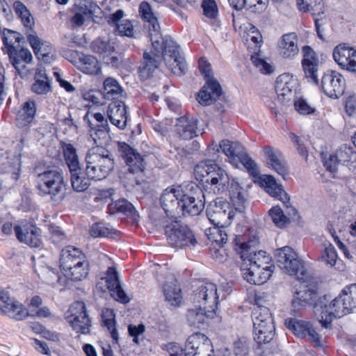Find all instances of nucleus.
<instances>
[{
	"label": "nucleus",
	"mask_w": 356,
	"mask_h": 356,
	"mask_svg": "<svg viewBox=\"0 0 356 356\" xmlns=\"http://www.w3.org/2000/svg\"><path fill=\"white\" fill-rule=\"evenodd\" d=\"M356 308V284L346 287L332 300L327 296L320 297L314 305L316 318L325 329L332 328L335 318H341L353 312Z\"/></svg>",
	"instance_id": "f257e3e1"
},
{
	"label": "nucleus",
	"mask_w": 356,
	"mask_h": 356,
	"mask_svg": "<svg viewBox=\"0 0 356 356\" xmlns=\"http://www.w3.org/2000/svg\"><path fill=\"white\" fill-rule=\"evenodd\" d=\"M149 35L154 50L162 55L167 67L177 76L184 74L187 71V65L179 54V47L174 40L170 36L162 37L160 29L151 32Z\"/></svg>",
	"instance_id": "f03ea898"
},
{
	"label": "nucleus",
	"mask_w": 356,
	"mask_h": 356,
	"mask_svg": "<svg viewBox=\"0 0 356 356\" xmlns=\"http://www.w3.org/2000/svg\"><path fill=\"white\" fill-rule=\"evenodd\" d=\"M85 161V175L95 181L106 178L115 166L113 154L104 147L89 149L86 154Z\"/></svg>",
	"instance_id": "7ed1b4c3"
},
{
	"label": "nucleus",
	"mask_w": 356,
	"mask_h": 356,
	"mask_svg": "<svg viewBox=\"0 0 356 356\" xmlns=\"http://www.w3.org/2000/svg\"><path fill=\"white\" fill-rule=\"evenodd\" d=\"M195 171L200 174L206 191L220 194L226 191L230 186L227 172L211 160L202 165H197Z\"/></svg>",
	"instance_id": "20e7f679"
},
{
	"label": "nucleus",
	"mask_w": 356,
	"mask_h": 356,
	"mask_svg": "<svg viewBox=\"0 0 356 356\" xmlns=\"http://www.w3.org/2000/svg\"><path fill=\"white\" fill-rule=\"evenodd\" d=\"M38 178V190L42 195H49L55 203L61 202L65 197L67 184L62 172L49 170L40 173Z\"/></svg>",
	"instance_id": "39448f33"
},
{
	"label": "nucleus",
	"mask_w": 356,
	"mask_h": 356,
	"mask_svg": "<svg viewBox=\"0 0 356 356\" xmlns=\"http://www.w3.org/2000/svg\"><path fill=\"white\" fill-rule=\"evenodd\" d=\"M119 152L127 167L126 178L129 184L140 185L145 180L144 157L126 143L120 144Z\"/></svg>",
	"instance_id": "423d86ee"
},
{
	"label": "nucleus",
	"mask_w": 356,
	"mask_h": 356,
	"mask_svg": "<svg viewBox=\"0 0 356 356\" xmlns=\"http://www.w3.org/2000/svg\"><path fill=\"white\" fill-rule=\"evenodd\" d=\"M274 257L277 266L284 273L296 276L300 281L307 280L308 273L304 263L291 247L284 246L276 250Z\"/></svg>",
	"instance_id": "0eeeda50"
},
{
	"label": "nucleus",
	"mask_w": 356,
	"mask_h": 356,
	"mask_svg": "<svg viewBox=\"0 0 356 356\" xmlns=\"http://www.w3.org/2000/svg\"><path fill=\"white\" fill-rule=\"evenodd\" d=\"M168 245L175 248L195 247L197 243L193 232L180 221H172L164 226Z\"/></svg>",
	"instance_id": "6e6552de"
},
{
	"label": "nucleus",
	"mask_w": 356,
	"mask_h": 356,
	"mask_svg": "<svg viewBox=\"0 0 356 356\" xmlns=\"http://www.w3.org/2000/svg\"><path fill=\"white\" fill-rule=\"evenodd\" d=\"M218 299L217 286L212 282L201 284L191 296V300L194 307L215 310L218 309Z\"/></svg>",
	"instance_id": "1a4fd4ad"
},
{
	"label": "nucleus",
	"mask_w": 356,
	"mask_h": 356,
	"mask_svg": "<svg viewBox=\"0 0 356 356\" xmlns=\"http://www.w3.org/2000/svg\"><path fill=\"white\" fill-rule=\"evenodd\" d=\"M206 213L208 219L213 225L227 226L234 216L229 203L222 197H217L209 202Z\"/></svg>",
	"instance_id": "9d476101"
},
{
	"label": "nucleus",
	"mask_w": 356,
	"mask_h": 356,
	"mask_svg": "<svg viewBox=\"0 0 356 356\" xmlns=\"http://www.w3.org/2000/svg\"><path fill=\"white\" fill-rule=\"evenodd\" d=\"M261 181L265 186L266 192L275 198L282 202L285 207L286 213L292 220H296L299 218L298 211L290 204V197L284 191L282 184L277 182L276 179L272 175H264Z\"/></svg>",
	"instance_id": "9b49d317"
},
{
	"label": "nucleus",
	"mask_w": 356,
	"mask_h": 356,
	"mask_svg": "<svg viewBox=\"0 0 356 356\" xmlns=\"http://www.w3.org/2000/svg\"><path fill=\"white\" fill-rule=\"evenodd\" d=\"M184 356H215L211 342L201 333H195L186 341Z\"/></svg>",
	"instance_id": "f8f14e48"
},
{
	"label": "nucleus",
	"mask_w": 356,
	"mask_h": 356,
	"mask_svg": "<svg viewBox=\"0 0 356 356\" xmlns=\"http://www.w3.org/2000/svg\"><path fill=\"white\" fill-rule=\"evenodd\" d=\"M285 325L298 337L307 338L314 346L322 347L321 337L309 322L288 318L285 320Z\"/></svg>",
	"instance_id": "ddd939ff"
},
{
	"label": "nucleus",
	"mask_w": 356,
	"mask_h": 356,
	"mask_svg": "<svg viewBox=\"0 0 356 356\" xmlns=\"http://www.w3.org/2000/svg\"><path fill=\"white\" fill-rule=\"evenodd\" d=\"M321 88L327 97L337 99L345 91L346 81L340 73L336 71H328L321 79Z\"/></svg>",
	"instance_id": "4468645a"
},
{
	"label": "nucleus",
	"mask_w": 356,
	"mask_h": 356,
	"mask_svg": "<svg viewBox=\"0 0 356 356\" xmlns=\"http://www.w3.org/2000/svg\"><path fill=\"white\" fill-rule=\"evenodd\" d=\"M0 310L8 316L17 321H22L28 316H33L24 306L9 296L8 292L0 291Z\"/></svg>",
	"instance_id": "2eb2a0df"
},
{
	"label": "nucleus",
	"mask_w": 356,
	"mask_h": 356,
	"mask_svg": "<svg viewBox=\"0 0 356 356\" xmlns=\"http://www.w3.org/2000/svg\"><path fill=\"white\" fill-rule=\"evenodd\" d=\"M272 268L274 266H257V264L248 265V263H243L241 270L243 277L250 284L261 285L266 283L273 273Z\"/></svg>",
	"instance_id": "dca6fc26"
},
{
	"label": "nucleus",
	"mask_w": 356,
	"mask_h": 356,
	"mask_svg": "<svg viewBox=\"0 0 356 356\" xmlns=\"http://www.w3.org/2000/svg\"><path fill=\"white\" fill-rule=\"evenodd\" d=\"M70 311L73 318L70 319L68 322L71 324L73 330L77 333L88 334L91 323L86 313L85 304L83 302H76L70 307Z\"/></svg>",
	"instance_id": "f3484780"
},
{
	"label": "nucleus",
	"mask_w": 356,
	"mask_h": 356,
	"mask_svg": "<svg viewBox=\"0 0 356 356\" xmlns=\"http://www.w3.org/2000/svg\"><path fill=\"white\" fill-rule=\"evenodd\" d=\"M257 243V240L241 243L239 247L241 258L244 263H248V265L255 263L257 266H266L270 261V257L266 255L265 251L254 250V245Z\"/></svg>",
	"instance_id": "a211bd4d"
},
{
	"label": "nucleus",
	"mask_w": 356,
	"mask_h": 356,
	"mask_svg": "<svg viewBox=\"0 0 356 356\" xmlns=\"http://www.w3.org/2000/svg\"><path fill=\"white\" fill-rule=\"evenodd\" d=\"M303 58L302 66L305 76L309 82L316 86L318 85V72L319 67L318 58L316 56L315 52L309 46H304L302 48Z\"/></svg>",
	"instance_id": "6ab92c4d"
},
{
	"label": "nucleus",
	"mask_w": 356,
	"mask_h": 356,
	"mask_svg": "<svg viewBox=\"0 0 356 356\" xmlns=\"http://www.w3.org/2000/svg\"><path fill=\"white\" fill-rule=\"evenodd\" d=\"M333 58L342 69L356 73V50L341 44L333 50Z\"/></svg>",
	"instance_id": "aec40b11"
},
{
	"label": "nucleus",
	"mask_w": 356,
	"mask_h": 356,
	"mask_svg": "<svg viewBox=\"0 0 356 356\" xmlns=\"http://www.w3.org/2000/svg\"><path fill=\"white\" fill-rule=\"evenodd\" d=\"M296 86V79L289 74L280 75L276 79L275 86L278 100L282 104L289 102L295 94Z\"/></svg>",
	"instance_id": "412c9836"
},
{
	"label": "nucleus",
	"mask_w": 356,
	"mask_h": 356,
	"mask_svg": "<svg viewBox=\"0 0 356 356\" xmlns=\"http://www.w3.org/2000/svg\"><path fill=\"white\" fill-rule=\"evenodd\" d=\"M181 197L179 189L168 188L163 192L160 202L167 216L173 217L180 214Z\"/></svg>",
	"instance_id": "4be33fe9"
},
{
	"label": "nucleus",
	"mask_w": 356,
	"mask_h": 356,
	"mask_svg": "<svg viewBox=\"0 0 356 356\" xmlns=\"http://www.w3.org/2000/svg\"><path fill=\"white\" fill-rule=\"evenodd\" d=\"M102 280H104L106 289L115 300L123 304L129 302L130 299L120 285L119 276L115 268L109 267L106 277L102 278Z\"/></svg>",
	"instance_id": "5701e85b"
},
{
	"label": "nucleus",
	"mask_w": 356,
	"mask_h": 356,
	"mask_svg": "<svg viewBox=\"0 0 356 356\" xmlns=\"http://www.w3.org/2000/svg\"><path fill=\"white\" fill-rule=\"evenodd\" d=\"M297 5L300 10L312 13L314 17L315 27L318 36L323 40V35L321 26H322L321 22L323 19V15L324 14L323 4L322 0H297Z\"/></svg>",
	"instance_id": "b1692460"
},
{
	"label": "nucleus",
	"mask_w": 356,
	"mask_h": 356,
	"mask_svg": "<svg viewBox=\"0 0 356 356\" xmlns=\"http://www.w3.org/2000/svg\"><path fill=\"white\" fill-rule=\"evenodd\" d=\"M162 60V55L158 51H145L139 67L140 76L143 79H148L152 76L154 72L159 68Z\"/></svg>",
	"instance_id": "393cba45"
},
{
	"label": "nucleus",
	"mask_w": 356,
	"mask_h": 356,
	"mask_svg": "<svg viewBox=\"0 0 356 356\" xmlns=\"http://www.w3.org/2000/svg\"><path fill=\"white\" fill-rule=\"evenodd\" d=\"M263 151L267 164L286 179L288 176V168L282 153L270 146L264 147Z\"/></svg>",
	"instance_id": "a878e982"
},
{
	"label": "nucleus",
	"mask_w": 356,
	"mask_h": 356,
	"mask_svg": "<svg viewBox=\"0 0 356 356\" xmlns=\"http://www.w3.org/2000/svg\"><path fill=\"white\" fill-rule=\"evenodd\" d=\"M107 117L111 124L123 130L127 126V106L122 100L111 102L107 108Z\"/></svg>",
	"instance_id": "bb28decb"
},
{
	"label": "nucleus",
	"mask_w": 356,
	"mask_h": 356,
	"mask_svg": "<svg viewBox=\"0 0 356 356\" xmlns=\"http://www.w3.org/2000/svg\"><path fill=\"white\" fill-rule=\"evenodd\" d=\"M222 92V88L218 81L214 78H209L206 81V85L199 92L197 100L200 104L208 106L218 99Z\"/></svg>",
	"instance_id": "cd10ccee"
},
{
	"label": "nucleus",
	"mask_w": 356,
	"mask_h": 356,
	"mask_svg": "<svg viewBox=\"0 0 356 356\" xmlns=\"http://www.w3.org/2000/svg\"><path fill=\"white\" fill-rule=\"evenodd\" d=\"M17 239L30 247L38 248L42 244L40 229L33 225L15 226L14 227Z\"/></svg>",
	"instance_id": "c85d7f7f"
},
{
	"label": "nucleus",
	"mask_w": 356,
	"mask_h": 356,
	"mask_svg": "<svg viewBox=\"0 0 356 356\" xmlns=\"http://www.w3.org/2000/svg\"><path fill=\"white\" fill-rule=\"evenodd\" d=\"M216 316V310L213 309H206L204 307H194L187 312L186 319L191 327L201 328L207 321L213 318Z\"/></svg>",
	"instance_id": "c756f323"
},
{
	"label": "nucleus",
	"mask_w": 356,
	"mask_h": 356,
	"mask_svg": "<svg viewBox=\"0 0 356 356\" xmlns=\"http://www.w3.org/2000/svg\"><path fill=\"white\" fill-rule=\"evenodd\" d=\"M197 120L193 117L182 116L176 119L175 131L179 138L190 140L197 136Z\"/></svg>",
	"instance_id": "7c9ffc66"
},
{
	"label": "nucleus",
	"mask_w": 356,
	"mask_h": 356,
	"mask_svg": "<svg viewBox=\"0 0 356 356\" xmlns=\"http://www.w3.org/2000/svg\"><path fill=\"white\" fill-rule=\"evenodd\" d=\"M27 40L38 59L45 63L51 62L52 47L49 42L41 40L35 33H27Z\"/></svg>",
	"instance_id": "2f4dec72"
},
{
	"label": "nucleus",
	"mask_w": 356,
	"mask_h": 356,
	"mask_svg": "<svg viewBox=\"0 0 356 356\" xmlns=\"http://www.w3.org/2000/svg\"><path fill=\"white\" fill-rule=\"evenodd\" d=\"M230 199L235 211L243 213L248 204L247 192L236 179H232L228 188Z\"/></svg>",
	"instance_id": "473e14b6"
},
{
	"label": "nucleus",
	"mask_w": 356,
	"mask_h": 356,
	"mask_svg": "<svg viewBox=\"0 0 356 356\" xmlns=\"http://www.w3.org/2000/svg\"><path fill=\"white\" fill-rule=\"evenodd\" d=\"M180 191L181 197H187L188 199L196 201L195 206L192 209V213H200L205 204V197L202 188L195 183L191 182L186 185V191H184L182 189Z\"/></svg>",
	"instance_id": "72a5a7b5"
},
{
	"label": "nucleus",
	"mask_w": 356,
	"mask_h": 356,
	"mask_svg": "<svg viewBox=\"0 0 356 356\" xmlns=\"http://www.w3.org/2000/svg\"><path fill=\"white\" fill-rule=\"evenodd\" d=\"M84 260H86V257L81 250L71 245L66 246L60 252V266L63 270H65L78 261Z\"/></svg>",
	"instance_id": "f704fd0d"
},
{
	"label": "nucleus",
	"mask_w": 356,
	"mask_h": 356,
	"mask_svg": "<svg viewBox=\"0 0 356 356\" xmlns=\"http://www.w3.org/2000/svg\"><path fill=\"white\" fill-rule=\"evenodd\" d=\"M280 54L285 58H292L299 52L298 38L295 33L284 34L278 43Z\"/></svg>",
	"instance_id": "c9c22d12"
},
{
	"label": "nucleus",
	"mask_w": 356,
	"mask_h": 356,
	"mask_svg": "<svg viewBox=\"0 0 356 356\" xmlns=\"http://www.w3.org/2000/svg\"><path fill=\"white\" fill-rule=\"evenodd\" d=\"M74 65L81 72L88 74H97L100 72V66L97 59L92 55L83 53L77 54V59L72 61Z\"/></svg>",
	"instance_id": "e433bc0d"
},
{
	"label": "nucleus",
	"mask_w": 356,
	"mask_h": 356,
	"mask_svg": "<svg viewBox=\"0 0 356 356\" xmlns=\"http://www.w3.org/2000/svg\"><path fill=\"white\" fill-rule=\"evenodd\" d=\"M165 302L174 307H179L182 302L181 290L177 284V280L171 279L162 286Z\"/></svg>",
	"instance_id": "4c0bfd02"
},
{
	"label": "nucleus",
	"mask_w": 356,
	"mask_h": 356,
	"mask_svg": "<svg viewBox=\"0 0 356 356\" xmlns=\"http://www.w3.org/2000/svg\"><path fill=\"white\" fill-rule=\"evenodd\" d=\"M35 102L29 100L24 102L16 115L17 125L19 127H24L31 124L35 115Z\"/></svg>",
	"instance_id": "58836bf2"
},
{
	"label": "nucleus",
	"mask_w": 356,
	"mask_h": 356,
	"mask_svg": "<svg viewBox=\"0 0 356 356\" xmlns=\"http://www.w3.org/2000/svg\"><path fill=\"white\" fill-rule=\"evenodd\" d=\"M317 298V292L314 289L303 287L302 289L294 292L291 304L294 310L300 309L311 304Z\"/></svg>",
	"instance_id": "ea45409f"
},
{
	"label": "nucleus",
	"mask_w": 356,
	"mask_h": 356,
	"mask_svg": "<svg viewBox=\"0 0 356 356\" xmlns=\"http://www.w3.org/2000/svg\"><path fill=\"white\" fill-rule=\"evenodd\" d=\"M253 328L254 339L259 344L269 343L274 337L275 328L273 321H271L270 327L268 325V323L260 322L257 325L253 323Z\"/></svg>",
	"instance_id": "a19ab883"
},
{
	"label": "nucleus",
	"mask_w": 356,
	"mask_h": 356,
	"mask_svg": "<svg viewBox=\"0 0 356 356\" xmlns=\"http://www.w3.org/2000/svg\"><path fill=\"white\" fill-rule=\"evenodd\" d=\"M88 125L90 127V137L92 139L94 143L97 145V147H103L108 144L111 140L108 127L94 125L90 121H88Z\"/></svg>",
	"instance_id": "79ce46f5"
},
{
	"label": "nucleus",
	"mask_w": 356,
	"mask_h": 356,
	"mask_svg": "<svg viewBox=\"0 0 356 356\" xmlns=\"http://www.w3.org/2000/svg\"><path fill=\"white\" fill-rule=\"evenodd\" d=\"M104 97L108 100H122L124 91L117 80L113 78H106L104 81Z\"/></svg>",
	"instance_id": "37998d69"
},
{
	"label": "nucleus",
	"mask_w": 356,
	"mask_h": 356,
	"mask_svg": "<svg viewBox=\"0 0 356 356\" xmlns=\"http://www.w3.org/2000/svg\"><path fill=\"white\" fill-rule=\"evenodd\" d=\"M230 6L236 10L247 8L254 13H261L266 8V4L261 0H228Z\"/></svg>",
	"instance_id": "c03bdc74"
},
{
	"label": "nucleus",
	"mask_w": 356,
	"mask_h": 356,
	"mask_svg": "<svg viewBox=\"0 0 356 356\" xmlns=\"http://www.w3.org/2000/svg\"><path fill=\"white\" fill-rule=\"evenodd\" d=\"M10 60L14 67L17 70H20L19 65L22 61L29 63L32 60V54L31 51L24 47L17 44V47L12 51H8Z\"/></svg>",
	"instance_id": "a18cd8bd"
},
{
	"label": "nucleus",
	"mask_w": 356,
	"mask_h": 356,
	"mask_svg": "<svg viewBox=\"0 0 356 356\" xmlns=\"http://www.w3.org/2000/svg\"><path fill=\"white\" fill-rule=\"evenodd\" d=\"M65 275L73 281H81L85 279L89 272V263L86 259L82 261H78L76 264L66 269Z\"/></svg>",
	"instance_id": "49530a36"
},
{
	"label": "nucleus",
	"mask_w": 356,
	"mask_h": 356,
	"mask_svg": "<svg viewBox=\"0 0 356 356\" xmlns=\"http://www.w3.org/2000/svg\"><path fill=\"white\" fill-rule=\"evenodd\" d=\"M71 176V184L72 188L76 192H83L88 189L90 185L88 176L83 173L81 168L70 171Z\"/></svg>",
	"instance_id": "de8ad7c7"
},
{
	"label": "nucleus",
	"mask_w": 356,
	"mask_h": 356,
	"mask_svg": "<svg viewBox=\"0 0 356 356\" xmlns=\"http://www.w3.org/2000/svg\"><path fill=\"white\" fill-rule=\"evenodd\" d=\"M65 161L69 171L78 169L81 167L76 148L71 144L61 142Z\"/></svg>",
	"instance_id": "09e8293b"
},
{
	"label": "nucleus",
	"mask_w": 356,
	"mask_h": 356,
	"mask_svg": "<svg viewBox=\"0 0 356 356\" xmlns=\"http://www.w3.org/2000/svg\"><path fill=\"white\" fill-rule=\"evenodd\" d=\"M102 325L106 327L111 336L115 343H118L119 334L115 327V315L113 309L104 308L101 313Z\"/></svg>",
	"instance_id": "8fccbe9b"
},
{
	"label": "nucleus",
	"mask_w": 356,
	"mask_h": 356,
	"mask_svg": "<svg viewBox=\"0 0 356 356\" xmlns=\"http://www.w3.org/2000/svg\"><path fill=\"white\" fill-rule=\"evenodd\" d=\"M139 13L143 19L149 24V34L151 32L154 33L160 29L157 18L154 15L151 6L147 2L143 1L140 3Z\"/></svg>",
	"instance_id": "3c124183"
},
{
	"label": "nucleus",
	"mask_w": 356,
	"mask_h": 356,
	"mask_svg": "<svg viewBox=\"0 0 356 356\" xmlns=\"http://www.w3.org/2000/svg\"><path fill=\"white\" fill-rule=\"evenodd\" d=\"M225 226L214 225L205 230V235L208 239L212 243H216L220 248L223 247V244L227 241V234L223 229Z\"/></svg>",
	"instance_id": "603ef678"
},
{
	"label": "nucleus",
	"mask_w": 356,
	"mask_h": 356,
	"mask_svg": "<svg viewBox=\"0 0 356 356\" xmlns=\"http://www.w3.org/2000/svg\"><path fill=\"white\" fill-rule=\"evenodd\" d=\"M2 41L8 51L17 47V44H20L21 42H24V38L17 31L6 29L3 31Z\"/></svg>",
	"instance_id": "864d4df0"
},
{
	"label": "nucleus",
	"mask_w": 356,
	"mask_h": 356,
	"mask_svg": "<svg viewBox=\"0 0 356 356\" xmlns=\"http://www.w3.org/2000/svg\"><path fill=\"white\" fill-rule=\"evenodd\" d=\"M220 149L228 157L239 158L243 152V147L237 142L222 140L219 144Z\"/></svg>",
	"instance_id": "5fc2aeb1"
},
{
	"label": "nucleus",
	"mask_w": 356,
	"mask_h": 356,
	"mask_svg": "<svg viewBox=\"0 0 356 356\" xmlns=\"http://www.w3.org/2000/svg\"><path fill=\"white\" fill-rule=\"evenodd\" d=\"M78 13H81L85 16L92 17H97L102 13L101 8L92 0H80L76 4Z\"/></svg>",
	"instance_id": "6e6d98bb"
},
{
	"label": "nucleus",
	"mask_w": 356,
	"mask_h": 356,
	"mask_svg": "<svg viewBox=\"0 0 356 356\" xmlns=\"http://www.w3.org/2000/svg\"><path fill=\"white\" fill-rule=\"evenodd\" d=\"M108 212L110 214L121 213L129 216L134 213L135 209L133 204L127 200L121 199L109 204L108 206Z\"/></svg>",
	"instance_id": "4d7b16f0"
},
{
	"label": "nucleus",
	"mask_w": 356,
	"mask_h": 356,
	"mask_svg": "<svg viewBox=\"0 0 356 356\" xmlns=\"http://www.w3.org/2000/svg\"><path fill=\"white\" fill-rule=\"evenodd\" d=\"M252 319V323H256V325L260 323V322L268 323L270 327L271 326V321H273L270 309L267 307L259 305L258 304L253 309Z\"/></svg>",
	"instance_id": "13d9d810"
},
{
	"label": "nucleus",
	"mask_w": 356,
	"mask_h": 356,
	"mask_svg": "<svg viewBox=\"0 0 356 356\" xmlns=\"http://www.w3.org/2000/svg\"><path fill=\"white\" fill-rule=\"evenodd\" d=\"M1 170L5 173L11 174L12 178L15 180L19 179L21 171V161L18 156L8 159L1 165Z\"/></svg>",
	"instance_id": "bf43d9fd"
},
{
	"label": "nucleus",
	"mask_w": 356,
	"mask_h": 356,
	"mask_svg": "<svg viewBox=\"0 0 356 356\" xmlns=\"http://www.w3.org/2000/svg\"><path fill=\"white\" fill-rule=\"evenodd\" d=\"M90 48L93 52L99 54L102 57L105 54H113L115 50L113 44H111L109 40L102 38L95 39L91 43Z\"/></svg>",
	"instance_id": "052dcab7"
},
{
	"label": "nucleus",
	"mask_w": 356,
	"mask_h": 356,
	"mask_svg": "<svg viewBox=\"0 0 356 356\" xmlns=\"http://www.w3.org/2000/svg\"><path fill=\"white\" fill-rule=\"evenodd\" d=\"M90 232L92 237H112L117 233V230L111 225L102 222L94 223Z\"/></svg>",
	"instance_id": "680f3d73"
},
{
	"label": "nucleus",
	"mask_w": 356,
	"mask_h": 356,
	"mask_svg": "<svg viewBox=\"0 0 356 356\" xmlns=\"http://www.w3.org/2000/svg\"><path fill=\"white\" fill-rule=\"evenodd\" d=\"M35 80L32 85V90L37 94H46L51 90L50 83L47 75L39 70L35 74Z\"/></svg>",
	"instance_id": "e2e57ef3"
},
{
	"label": "nucleus",
	"mask_w": 356,
	"mask_h": 356,
	"mask_svg": "<svg viewBox=\"0 0 356 356\" xmlns=\"http://www.w3.org/2000/svg\"><path fill=\"white\" fill-rule=\"evenodd\" d=\"M335 154L340 164L348 165L349 163H353L356 160V152L353 147L346 145L340 147Z\"/></svg>",
	"instance_id": "0e129e2a"
},
{
	"label": "nucleus",
	"mask_w": 356,
	"mask_h": 356,
	"mask_svg": "<svg viewBox=\"0 0 356 356\" xmlns=\"http://www.w3.org/2000/svg\"><path fill=\"white\" fill-rule=\"evenodd\" d=\"M268 213L273 222L279 227H283L289 220V218L284 214V211L278 206L272 207Z\"/></svg>",
	"instance_id": "69168bd1"
},
{
	"label": "nucleus",
	"mask_w": 356,
	"mask_h": 356,
	"mask_svg": "<svg viewBox=\"0 0 356 356\" xmlns=\"http://www.w3.org/2000/svg\"><path fill=\"white\" fill-rule=\"evenodd\" d=\"M134 22L130 20L123 19L120 24H117L116 29L119 34L129 38H136Z\"/></svg>",
	"instance_id": "338daca9"
},
{
	"label": "nucleus",
	"mask_w": 356,
	"mask_h": 356,
	"mask_svg": "<svg viewBox=\"0 0 356 356\" xmlns=\"http://www.w3.org/2000/svg\"><path fill=\"white\" fill-rule=\"evenodd\" d=\"M241 163L246 168L248 172L253 177H257L259 174V171L256 163L244 152L238 158Z\"/></svg>",
	"instance_id": "774afa93"
}]
</instances>
